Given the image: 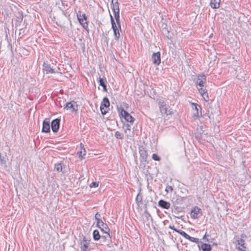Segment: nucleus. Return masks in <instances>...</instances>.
Segmentation results:
<instances>
[{
  "label": "nucleus",
  "mask_w": 251,
  "mask_h": 251,
  "mask_svg": "<svg viewBox=\"0 0 251 251\" xmlns=\"http://www.w3.org/2000/svg\"><path fill=\"white\" fill-rule=\"evenodd\" d=\"M192 109H193V114L194 117H198L199 116V110H201V106L196 103L192 102Z\"/></svg>",
  "instance_id": "nucleus-14"
},
{
  "label": "nucleus",
  "mask_w": 251,
  "mask_h": 251,
  "mask_svg": "<svg viewBox=\"0 0 251 251\" xmlns=\"http://www.w3.org/2000/svg\"><path fill=\"white\" fill-rule=\"evenodd\" d=\"M93 237L95 241L99 240L101 236L100 234L99 231L98 230H94L93 232Z\"/></svg>",
  "instance_id": "nucleus-25"
},
{
  "label": "nucleus",
  "mask_w": 251,
  "mask_h": 251,
  "mask_svg": "<svg viewBox=\"0 0 251 251\" xmlns=\"http://www.w3.org/2000/svg\"><path fill=\"white\" fill-rule=\"evenodd\" d=\"M137 204L139 205L142 201V196L138 194L136 197L135 199Z\"/></svg>",
  "instance_id": "nucleus-29"
},
{
  "label": "nucleus",
  "mask_w": 251,
  "mask_h": 251,
  "mask_svg": "<svg viewBox=\"0 0 251 251\" xmlns=\"http://www.w3.org/2000/svg\"><path fill=\"white\" fill-rule=\"evenodd\" d=\"M100 216V214L99 212H97L95 214V219L97 221V222H98L101 220Z\"/></svg>",
  "instance_id": "nucleus-35"
},
{
  "label": "nucleus",
  "mask_w": 251,
  "mask_h": 251,
  "mask_svg": "<svg viewBox=\"0 0 251 251\" xmlns=\"http://www.w3.org/2000/svg\"><path fill=\"white\" fill-rule=\"evenodd\" d=\"M105 82H106V79H105V80H104L103 78H101L100 77H99V85L102 87L103 90L104 92L107 91L106 85L105 83Z\"/></svg>",
  "instance_id": "nucleus-24"
},
{
  "label": "nucleus",
  "mask_w": 251,
  "mask_h": 251,
  "mask_svg": "<svg viewBox=\"0 0 251 251\" xmlns=\"http://www.w3.org/2000/svg\"><path fill=\"white\" fill-rule=\"evenodd\" d=\"M96 226L100 228L101 231H103L105 233L107 234L108 237L111 238V236L108 233L110 231V229L106 223H103V222L100 220V221L97 222Z\"/></svg>",
  "instance_id": "nucleus-6"
},
{
  "label": "nucleus",
  "mask_w": 251,
  "mask_h": 251,
  "mask_svg": "<svg viewBox=\"0 0 251 251\" xmlns=\"http://www.w3.org/2000/svg\"><path fill=\"white\" fill-rule=\"evenodd\" d=\"M115 18L116 20V22L117 23V25H118L119 28H120V30L121 29V26L120 21V11H115L113 12Z\"/></svg>",
  "instance_id": "nucleus-23"
},
{
  "label": "nucleus",
  "mask_w": 251,
  "mask_h": 251,
  "mask_svg": "<svg viewBox=\"0 0 251 251\" xmlns=\"http://www.w3.org/2000/svg\"><path fill=\"white\" fill-rule=\"evenodd\" d=\"M121 114L125 120L130 124H133L134 119L126 111L122 109Z\"/></svg>",
  "instance_id": "nucleus-10"
},
{
  "label": "nucleus",
  "mask_w": 251,
  "mask_h": 251,
  "mask_svg": "<svg viewBox=\"0 0 251 251\" xmlns=\"http://www.w3.org/2000/svg\"><path fill=\"white\" fill-rule=\"evenodd\" d=\"M86 152V151L85 149L84 148H83V151H79L77 152V154L78 155L79 157L80 158L81 157V159H82V157L84 155H85Z\"/></svg>",
  "instance_id": "nucleus-32"
},
{
  "label": "nucleus",
  "mask_w": 251,
  "mask_h": 251,
  "mask_svg": "<svg viewBox=\"0 0 251 251\" xmlns=\"http://www.w3.org/2000/svg\"><path fill=\"white\" fill-rule=\"evenodd\" d=\"M8 158L6 155L5 156H1V154L0 153V166L3 168L5 170H7V161Z\"/></svg>",
  "instance_id": "nucleus-17"
},
{
  "label": "nucleus",
  "mask_w": 251,
  "mask_h": 251,
  "mask_svg": "<svg viewBox=\"0 0 251 251\" xmlns=\"http://www.w3.org/2000/svg\"><path fill=\"white\" fill-rule=\"evenodd\" d=\"M77 17L79 23L86 30H88V24L87 22V16L85 14H81L80 11L77 13Z\"/></svg>",
  "instance_id": "nucleus-4"
},
{
  "label": "nucleus",
  "mask_w": 251,
  "mask_h": 251,
  "mask_svg": "<svg viewBox=\"0 0 251 251\" xmlns=\"http://www.w3.org/2000/svg\"><path fill=\"white\" fill-rule=\"evenodd\" d=\"M132 125V124H130V123H128L126 124H125L123 126V128L125 129V128H129L131 129V126Z\"/></svg>",
  "instance_id": "nucleus-37"
},
{
  "label": "nucleus",
  "mask_w": 251,
  "mask_h": 251,
  "mask_svg": "<svg viewBox=\"0 0 251 251\" xmlns=\"http://www.w3.org/2000/svg\"><path fill=\"white\" fill-rule=\"evenodd\" d=\"M90 240H88L85 236H83L82 239H79L78 244L81 251H90L89 247Z\"/></svg>",
  "instance_id": "nucleus-3"
},
{
  "label": "nucleus",
  "mask_w": 251,
  "mask_h": 251,
  "mask_svg": "<svg viewBox=\"0 0 251 251\" xmlns=\"http://www.w3.org/2000/svg\"><path fill=\"white\" fill-rule=\"evenodd\" d=\"M177 233L180 234L181 235H182L183 237H184L186 239H188V237L189 236L185 231L180 230V229L179 230V231H177Z\"/></svg>",
  "instance_id": "nucleus-30"
},
{
  "label": "nucleus",
  "mask_w": 251,
  "mask_h": 251,
  "mask_svg": "<svg viewBox=\"0 0 251 251\" xmlns=\"http://www.w3.org/2000/svg\"><path fill=\"white\" fill-rule=\"evenodd\" d=\"M111 3L112 4L111 8L113 12L120 11L119 3H118V0H112Z\"/></svg>",
  "instance_id": "nucleus-20"
},
{
  "label": "nucleus",
  "mask_w": 251,
  "mask_h": 251,
  "mask_svg": "<svg viewBox=\"0 0 251 251\" xmlns=\"http://www.w3.org/2000/svg\"><path fill=\"white\" fill-rule=\"evenodd\" d=\"M201 209L198 206L194 207L191 211V217L194 219H198L201 215Z\"/></svg>",
  "instance_id": "nucleus-9"
},
{
  "label": "nucleus",
  "mask_w": 251,
  "mask_h": 251,
  "mask_svg": "<svg viewBox=\"0 0 251 251\" xmlns=\"http://www.w3.org/2000/svg\"><path fill=\"white\" fill-rule=\"evenodd\" d=\"M188 240L195 243H198L199 242V239L198 238H194L190 236H189Z\"/></svg>",
  "instance_id": "nucleus-31"
},
{
  "label": "nucleus",
  "mask_w": 251,
  "mask_h": 251,
  "mask_svg": "<svg viewBox=\"0 0 251 251\" xmlns=\"http://www.w3.org/2000/svg\"><path fill=\"white\" fill-rule=\"evenodd\" d=\"M158 104L160 112L163 116L164 115L168 116L172 114V109L170 108L169 105L164 100H159Z\"/></svg>",
  "instance_id": "nucleus-2"
},
{
  "label": "nucleus",
  "mask_w": 251,
  "mask_h": 251,
  "mask_svg": "<svg viewBox=\"0 0 251 251\" xmlns=\"http://www.w3.org/2000/svg\"><path fill=\"white\" fill-rule=\"evenodd\" d=\"M54 169L58 172H60L62 170V166L61 163L55 164Z\"/></svg>",
  "instance_id": "nucleus-28"
},
{
  "label": "nucleus",
  "mask_w": 251,
  "mask_h": 251,
  "mask_svg": "<svg viewBox=\"0 0 251 251\" xmlns=\"http://www.w3.org/2000/svg\"><path fill=\"white\" fill-rule=\"evenodd\" d=\"M153 63L158 66L161 63V54L160 52H154L151 55Z\"/></svg>",
  "instance_id": "nucleus-11"
},
{
  "label": "nucleus",
  "mask_w": 251,
  "mask_h": 251,
  "mask_svg": "<svg viewBox=\"0 0 251 251\" xmlns=\"http://www.w3.org/2000/svg\"><path fill=\"white\" fill-rule=\"evenodd\" d=\"M139 152L142 161H146L148 157V152L146 150L143 146H141L139 148Z\"/></svg>",
  "instance_id": "nucleus-15"
},
{
  "label": "nucleus",
  "mask_w": 251,
  "mask_h": 251,
  "mask_svg": "<svg viewBox=\"0 0 251 251\" xmlns=\"http://www.w3.org/2000/svg\"><path fill=\"white\" fill-rule=\"evenodd\" d=\"M64 109L69 110L72 112H76L78 110V105L75 101H72L66 104Z\"/></svg>",
  "instance_id": "nucleus-7"
},
{
  "label": "nucleus",
  "mask_w": 251,
  "mask_h": 251,
  "mask_svg": "<svg viewBox=\"0 0 251 251\" xmlns=\"http://www.w3.org/2000/svg\"><path fill=\"white\" fill-rule=\"evenodd\" d=\"M158 205L162 208L168 209L170 207L171 204L165 200H160L158 201Z\"/></svg>",
  "instance_id": "nucleus-18"
},
{
  "label": "nucleus",
  "mask_w": 251,
  "mask_h": 251,
  "mask_svg": "<svg viewBox=\"0 0 251 251\" xmlns=\"http://www.w3.org/2000/svg\"><path fill=\"white\" fill-rule=\"evenodd\" d=\"M246 248H242L240 247L238 248V251H246L245 249Z\"/></svg>",
  "instance_id": "nucleus-39"
},
{
  "label": "nucleus",
  "mask_w": 251,
  "mask_h": 251,
  "mask_svg": "<svg viewBox=\"0 0 251 251\" xmlns=\"http://www.w3.org/2000/svg\"><path fill=\"white\" fill-rule=\"evenodd\" d=\"M152 158L155 161H160L161 158L156 153H153L152 155Z\"/></svg>",
  "instance_id": "nucleus-33"
},
{
  "label": "nucleus",
  "mask_w": 251,
  "mask_h": 251,
  "mask_svg": "<svg viewBox=\"0 0 251 251\" xmlns=\"http://www.w3.org/2000/svg\"><path fill=\"white\" fill-rule=\"evenodd\" d=\"M101 237H102V238H106V237H105V236H102Z\"/></svg>",
  "instance_id": "nucleus-40"
},
{
  "label": "nucleus",
  "mask_w": 251,
  "mask_h": 251,
  "mask_svg": "<svg viewBox=\"0 0 251 251\" xmlns=\"http://www.w3.org/2000/svg\"><path fill=\"white\" fill-rule=\"evenodd\" d=\"M60 119L57 118L52 121L51 126L53 132L56 133L58 131L60 126Z\"/></svg>",
  "instance_id": "nucleus-13"
},
{
  "label": "nucleus",
  "mask_w": 251,
  "mask_h": 251,
  "mask_svg": "<svg viewBox=\"0 0 251 251\" xmlns=\"http://www.w3.org/2000/svg\"><path fill=\"white\" fill-rule=\"evenodd\" d=\"M182 199H184H184H185V198H184V197H183V198H182Z\"/></svg>",
  "instance_id": "nucleus-41"
},
{
  "label": "nucleus",
  "mask_w": 251,
  "mask_h": 251,
  "mask_svg": "<svg viewBox=\"0 0 251 251\" xmlns=\"http://www.w3.org/2000/svg\"><path fill=\"white\" fill-rule=\"evenodd\" d=\"M110 18L112 28L114 32V39L116 41H118L120 37V33L119 32V29H120L119 28L118 25L116 24L114 18L111 14H110Z\"/></svg>",
  "instance_id": "nucleus-5"
},
{
  "label": "nucleus",
  "mask_w": 251,
  "mask_h": 251,
  "mask_svg": "<svg viewBox=\"0 0 251 251\" xmlns=\"http://www.w3.org/2000/svg\"><path fill=\"white\" fill-rule=\"evenodd\" d=\"M76 0H73L74 2H75Z\"/></svg>",
  "instance_id": "nucleus-42"
},
{
  "label": "nucleus",
  "mask_w": 251,
  "mask_h": 251,
  "mask_svg": "<svg viewBox=\"0 0 251 251\" xmlns=\"http://www.w3.org/2000/svg\"><path fill=\"white\" fill-rule=\"evenodd\" d=\"M124 132L128 139H131L134 136V132L131 129L125 128Z\"/></svg>",
  "instance_id": "nucleus-22"
},
{
  "label": "nucleus",
  "mask_w": 251,
  "mask_h": 251,
  "mask_svg": "<svg viewBox=\"0 0 251 251\" xmlns=\"http://www.w3.org/2000/svg\"><path fill=\"white\" fill-rule=\"evenodd\" d=\"M221 0H211L210 5L212 8L217 9L220 7Z\"/></svg>",
  "instance_id": "nucleus-21"
},
{
  "label": "nucleus",
  "mask_w": 251,
  "mask_h": 251,
  "mask_svg": "<svg viewBox=\"0 0 251 251\" xmlns=\"http://www.w3.org/2000/svg\"><path fill=\"white\" fill-rule=\"evenodd\" d=\"M110 102L108 99L107 97L103 98L100 106V109L102 115H105L107 112V110L104 109V107L108 108Z\"/></svg>",
  "instance_id": "nucleus-8"
},
{
  "label": "nucleus",
  "mask_w": 251,
  "mask_h": 251,
  "mask_svg": "<svg viewBox=\"0 0 251 251\" xmlns=\"http://www.w3.org/2000/svg\"><path fill=\"white\" fill-rule=\"evenodd\" d=\"M206 82V77L204 75H199L196 82V87L205 101L209 100L207 90L204 87V84Z\"/></svg>",
  "instance_id": "nucleus-1"
},
{
  "label": "nucleus",
  "mask_w": 251,
  "mask_h": 251,
  "mask_svg": "<svg viewBox=\"0 0 251 251\" xmlns=\"http://www.w3.org/2000/svg\"><path fill=\"white\" fill-rule=\"evenodd\" d=\"M99 185V183L97 182H93L90 184V187L91 188L93 187H97Z\"/></svg>",
  "instance_id": "nucleus-36"
},
{
  "label": "nucleus",
  "mask_w": 251,
  "mask_h": 251,
  "mask_svg": "<svg viewBox=\"0 0 251 251\" xmlns=\"http://www.w3.org/2000/svg\"><path fill=\"white\" fill-rule=\"evenodd\" d=\"M246 235L244 234H242L241 235V238L240 239L237 240V242L238 245H239L242 248H246V247L244 246L245 245V238H246Z\"/></svg>",
  "instance_id": "nucleus-19"
},
{
  "label": "nucleus",
  "mask_w": 251,
  "mask_h": 251,
  "mask_svg": "<svg viewBox=\"0 0 251 251\" xmlns=\"http://www.w3.org/2000/svg\"><path fill=\"white\" fill-rule=\"evenodd\" d=\"M201 248L202 251H211L212 248L211 246L207 244H202L201 246Z\"/></svg>",
  "instance_id": "nucleus-26"
},
{
  "label": "nucleus",
  "mask_w": 251,
  "mask_h": 251,
  "mask_svg": "<svg viewBox=\"0 0 251 251\" xmlns=\"http://www.w3.org/2000/svg\"><path fill=\"white\" fill-rule=\"evenodd\" d=\"M169 228L173 229V230L175 231L176 232H177V231H179V229H177L175 228V227L174 226H169Z\"/></svg>",
  "instance_id": "nucleus-38"
},
{
  "label": "nucleus",
  "mask_w": 251,
  "mask_h": 251,
  "mask_svg": "<svg viewBox=\"0 0 251 251\" xmlns=\"http://www.w3.org/2000/svg\"><path fill=\"white\" fill-rule=\"evenodd\" d=\"M115 137L117 139H123L124 138V134L120 131H117L115 133Z\"/></svg>",
  "instance_id": "nucleus-27"
},
{
  "label": "nucleus",
  "mask_w": 251,
  "mask_h": 251,
  "mask_svg": "<svg viewBox=\"0 0 251 251\" xmlns=\"http://www.w3.org/2000/svg\"><path fill=\"white\" fill-rule=\"evenodd\" d=\"M43 67L44 71H45L46 74H54L56 73V72L54 71V69L51 67L50 65L46 63L45 62L43 64Z\"/></svg>",
  "instance_id": "nucleus-16"
},
{
  "label": "nucleus",
  "mask_w": 251,
  "mask_h": 251,
  "mask_svg": "<svg viewBox=\"0 0 251 251\" xmlns=\"http://www.w3.org/2000/svg\"><path fill=\"white\" fill-rule=\"evenodd\" d=\"M173 189L172 186L168 185L165 189V191L168 193L169 192L172 193Z\"/></svg>",
  "instance_id": "nucleus-34"
},
{
  "label": "nucleus",
  "mask_w": 251,
  "mask_h": 251,
  "mask_svg": "<svg viewBox=\"0 0 251 251\" xmlns=\"http://www.w3.org/2000/svg\"><path fill=\"white\" fill-rule=\"evenodd\" d=\"M42 132L49 133L50 132V121L49 119H45L43 122Z\"/></svg>",
  "instance_id": "nucleus-12"
}]
</instances>
